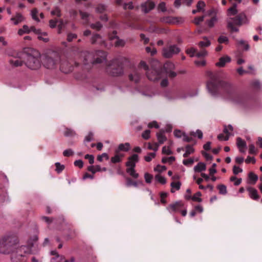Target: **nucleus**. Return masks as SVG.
I'll return each mask as SVG.
<instances>
[{
  "instance_id": "obj_1",
  "label": "nucleus",
  "mask_w": 262,
  "mask_h": 262,
  "mask_svg": "<svg viewBox=\"0 0 262 262\" xmlns=\"http://www.w3.org/2000/svg\"><path fill=\"white\" fill-rule=\"evenodd\" d=\"M19 243L18 237L12 234H7L0 237V253L12 255Z\"/></svg>"
},
{
  "instance_id": "obj_2",
  "label": "nucleus",
  "mask_w": 262,
  "mask_h": 262,
  "mask_svg": "<svg viewBox=\"0 0 262 262\" xmlns=\"http://www.w3.org/2000/svg\"><path fill=\"white\" fill-rule=\"evenodd\" d=\"M21 56L24 58L25 63L29 69L35 70L41 67L40 54L38 51L32 50L30 52L23 53Z\"/></svg>"
},
{
  "instance_id": "obj_3",
  "label": "nucleus",
  "mask_w": 262,
  "mask_h": 262,
  "mask_svg": "<svg viewBox=\"0 0 262 262\" xmlns=\"http://www.w3.org/2000/svg\"><path fill=\"white\" fill-rule=\"evenodd\" d=\"M81 57L83 58L84 64L91 63H100L106 60L107 54L102 51H96L94 54L88 52L81 53Z\"/></svg>"
},
{
  "instance_id": "obj_4",
  "label": "nucleus",
  "mask_w": 262,
  "mask_h": 262,
  "mask_svg": "<svg viewBox=\"0 0 262 262\" xmlns=\"http://www.w3.org/2000/svg\"><path fill=\"white\" fill-rule=\"evenodd\" d=\"M60 60L59 55L53 52L45 57L43 59V65L47 69H54L59 66Z\"/></svg>"
},
{
  "instance_id": "obj_5",
  "label": "nucleus",
  "mask_w": 262,
  "mask_h": 262,
  "mask_svg": "<svg viewBox=\"0 0 262 262\" xmlns=\"http://www.w3.org/2000/svg\"><path fill=\"white\" fill-rule=\"evenodd\" d=\"M26 255V254L24 252V250H21V246L19 245V243L12 255H11V260L12 262H24Z\"/></svg>"
},
{
  "instance_id": "obj_6",
  "label": "nucleus",
  "mask_w": 262,
  "mask_h": 262,
  "mask_svg": "<svg viewBox=\"0 0 262 262\" xmlns=\"http://www.w3.org/2000/svg\"><path fill=\"white\" fill-rule=\"evenodd\" d=\"M180 49L175 45L170 46L163 50V55L166 58H170L173 55L179 53Z\"/></svg>"
},
{
  "instance_id": "obj_7",
  "label": "nucleus",
  "mask_w": 262,
  "mask_h": 262,
  "mask_svg": "<svg viewBox=\"0 0 262 262\" xmlns=\"http://www.w3.org/2000/svg\"><path fill=\"white\" fill-rule=\"evenodd\" d=\"M146 75L149 80L156 81L161 78V73L158 68H151L147 71Z\"/></svg>"
},
{
  "instance_id": "obj_8",
  "label": "nucleus",
  "mask_w": 262,
  "mask_h": 262,
  "mask_svg": "<svg viewBox=\"0 0 262 262\" xmlns=\"http://www.w3.org/2000/svg\"><path fill=\"white\" fill-rule=\"evenodd\" d=\"M230 90L226 92L228 97L227 99L230 100L233 103H238L241 102V97L237 94L235 93L231 88V86L229 85Z\"/></svg>"
},
{
  "instance_id": "obj_9",
  "label": "nucleus",
  "mask_w": 262,
  "mask_h": 262,
  "mask_svg": "<svg viewBox=\"0 0 262 262\" xmlns=\"http://www.w3.org/2000/svg\"><path fill=\"white\" fill-rule=\"evenodd\" d=\"M164 69L166 74L171 78L176 76L177 73L173 70L174 69V65L170 62H166L164 65Z\"/></svg>"
},
{
  "instance_id": "obj_10",
  "label": "nucleus",
  "mask_w": 262,
  "mask_h": 262,
  "mask_svg": "<svg viewBox=\"0 0 262 262\" xmlns=\"http://www.w3.org/2000/svg\"><path fill=\"white\" fill-rule=\"evenodd\" d=\"M60 69L64 73H70L72 71V67L67 59H61L59 64Z\"/></svg>"
},
{
  "instance_id": "obj_11",
  "label": "nucleus",
  "mask_w": 262,
  "mask_h": 262,
  "mask_svg": "<svg viewBox=\"0 0 262 262\" xmlns=\"http://www.w3.org/2000/svg\"><path fill=\"white\" fill-rule=\"evenodd\" d=\"M237 21L238 20L236 19V17H230L227 20V28L230 29L231 32H238L239 29L235 27V26H237Z\"/></svg>"
},
{
  "instance_id": "obj_12",
  "label": "nucleus",
  "mask_w": 262,
  "mask_h": 262,
  "mask_svg": "<svg viewBox=\"0 0 262 262\" xmlns=\"http://www.w3.org/2000/svg\"><path fill=\"white\" fill-rule=\"evenodd\" d=\"M23 53L20 54L18 57H14L10 60V64L15 67L21 66L23 65V62H25V59L21 56V54Z\"/></svg>"
},
{
  "instance_id": "obj_13",
  "label": "nucleus",
  "mask_w": 262,
  "mask_h": 262,
  "mask_svg": "<svg viewBox=\"0 0 262 262\" xmlns=\"http://www.w3.org/2000/svg\"><path fill=\"white\" fill-rule=\"evenodd\" d=\"M138 156L136 154H134L128 158V161L126 163V166L127 168H135L136 164L138 162Z\"/></svg>"
},
{
  "instance_id": "obj_14",
  "label": "nucleus",
  "mask_w": 262,
  "mask_h": 262,
  "mask_svg": "<svg viewBox=\"0 0 262 262\" xmlns=\"http://www.w3.org/2000/svg\"><path fill=\"white\" fill-rule=\"evenodd\" d=\"M183 206V203L181 201L176 202L170 204L167 208L170 212L179 211Z\"/></svg>"
},
{
  "instance_id": "obj_15",
  "label": "nucleus",
  "mask_w": 262,
  "mask_h": 262,
  "mask_svg": "<svg viewBox=\"0 0 262 262\" xmlns=\"http://www.w3.org/2000/svg\"><path fill=\"white\" fill-rule=\"evenodd\" d=\"M141 73L139 70L133 71L129 75V79L135 83L138 82L141 78Z\"/></svg>"
},
{
  "instance_id": "obj_16",
  "label": "nucleus",
  "mask_w": 262,
  "mask_h": 262,
  "mask_svg": "<svg viewBox=\"0 0 262 262\" xmlns=\"http://www.w3.org/2000/svg\"><path fill=\"white\" fill-rule=\"evenodd\" d=\"M91 41L92 44H98V45H105L104 40L98 34H94L91 38Z\"/></svg>"
},
{
  "instance_id": "obj_17",
  "label": "nucleus",
  "mask_w": 262,
  "mask_h": 262,
  "mask_svg": "<svg viewBox=\"0 0 262 262\" xmlns=\"http://www.w3.org/2000/svg\"><path fill=\"white\" fill-rule=\"evenodd\" d=\"M235 17L236 18V19L238 20L237 21V26H241L243 24L248 23V22L247 16L245 13H240Z\"/></svg>"
},
{
  "instance_id": "obj_18",
  "label": "nucleus",
  "mask_w": 262,
  "mask_h": 262,
  "mask_svg": "<svg viewBox=\"0 0 262 262\" xmlns=\"http://www.w3.org/2000/svg\"><path fill=\"white\" fill-rule=\"evenodd\" d=\"M155 4L151 1H147L142 4L141 8L142 11L145 13H148L155 7Z\"/></svg>"
},
{
  "instance_id": "obj_19",
  "label": "nucleus",
  "mask_w": 262,
  "mask_h": 262,
  "mask_svg": "<svg viewBox=\"0 0 262 262\" xmlns=\"http://www.w3.org/2000/svg\"><path fill=\"white\" fill-rule=\"evenodd\" d=\"M250 198L254 200H257L259 199L257 190L252 187H248L247 189Z\"/></svg>"
},
{
  "instance_id": "obj_20",
  "label": "nucleus",
  "mask_w": 262,
  "mask_h": 262,
  "mask_svg": "<svg viewBox=\"0 0 262 262\" xmlns=\"http://www.w3.org/2000/svg\"><path fill=\"white\" fill-rule=\"evenodd\" d=\"M231 58L228 56H225L220 58L219 61L215 63V65L219 67H223L227 62H230Z\"/></svg>"
},
{
  "instance_id": "obj_21",
  "label": "nucleus",
  "mask_w": 262,
  "mask_h": 262,
  "mask_svg": "<svg viewBox=\"0 0 262 262\" xmlns=\"http://www.w3.org/2000/svg\"><path fill=\"white\" fill-rule=\"evenodd\" d=\"M79 13L81 18L84 21V24H85L89 23L90 19L93 17L92 15L85 12L80 11Z\"/></svg>"
},
{
  "instance_id": "obj_22",
  "label": "nucleus",
  "mask_w": 262,
  "mask_h": 262,
  "mask_svg": "<svg viewBox=\"0 0 262 262\" xmlns=\"http://www.w3.org/2000/svg\"><path fill=\"white\" fill-rule=\"evenodd\" d=\"M10 20L14 25H16L24 21V17L20 13H16L15 16L11 17Z\"/></svg>"
},
{
  "instance_id": "obj_23",
  "label": "nucleus",
  "mask_w": 262,
  "mask_h": 262,
  "mask_svg": "<svg viewBox=\"0 0 262 262\" xmlns=\"http://www.w3.org/2000/svg\"><path fill=\"white\" fill-rule=\"evenodd\" d=\"M236 145L240 152H245V150L244 148L246 147V142L239 137L237 138L236 139Z\"/></svg>"
},
{
  "instance_id": "obj_24",
  "label": "nucleus",
  "mask_w": 262,
  "mask_h": 262,
  "mask_svg": "<svg viewBox=\"0 0 262 262\" xmlns=\"http://www.w3.org/2000/svg\"><path fill=\"white\" fill-rule=\"evenodd\" d=\"M51 254L53 255H56V257L52 259L53 260H56L58 262H68L67 260L64 259L63 256L58 254L56 251H51Z\"/></svg>"
},
{
  "instance_id": "obj_25",
  "label": "nucleus",
  "mask_w": 262,
  "mask_h": 262,
  "mask_svg": "<svg viewBox=\"0 0 262 262\" xmlns=\"http://www.w3.org/2000/svg\"><path fill=\"white\" fill-rule=\"evenodd\" d=\"M207 87L208 91L212 95H214L216 93V85L214 82L210 81L207 84Z\"/></svg>"
},
{
  "instance_id": "obj_26",
  "label": "nucleus",
  "mask_w": 262,
  "mask_h": 262,
  "mask_svg": "<svg viewBox=\"0 0 262 262\" xmlns=\"http://www.w3.org/2000/svg\"><path fill=\"white\" fill-rule=\"evenodd\" d=\"M130 147V146L129 143H121L119 145L116 152H118L120 151H127L129 150Z\"/></svg>"
},
{
  "instance_id": "obj_27",
  "label": "nucleus",
  "mask_w": 262,
  "mask_h": 262,
  "mask_svg": "<svg viewBox=\"0 0 262 262\" xmlns=\"http://www.w3.org/2000/svg\"><path fill=\"white\" fill-rule=\"evenodd\" d=\"M57 24H58L57 25V27L58 28V33L60 34L62 32V30L68 24V21L64 20L63 19H59L58 20Z\"/></svg>"
},
{
  "instance_id": "obj_28",
  "label": "nucleus",
  "mask_w": 262,
  "mask_h": 262,
  "mask_svg": "<svg viewBox=\"0 0 262 262\" xmlns=\"http://www.w3.org/2000/svg\"><path fill=\"white\" fill-rule=\"evenodd\" d=\"M206 169V165L203 162H199L193 168L194 171L196 172H201L205 171Z\"/></svg>"
},
{
  "instance_id": "obj_29",
  "label": "nucleus",
  "mask_w": 262,
  "mask_h": 262,
  "mask_svg": "<svg viewBox=\"0 0 262 262\" xmlns=\"http://www.w3.org/2000/svg\"><path fill=\"white\" fill-rule=\"evenodd\" d=\"M203 38L204 40L201 41L198 43L199 47L200 48H203L210 46L211 45V42L208 39V38L206 36H204Z\"/></svg>"
},
{
  "instance_id": "obj_30",
  "label": "nucleus",
  "mask_w": 262,
  "mask_h": 262,
  "mask_svg": "<svg viewBox=\"0 0 262 262\" xmlns=\"http://www.w3.org/2000/svg\"><path fill=\"white\" fill-rule=\"evenodd\" d=\"M163 21L165 23L168 24H176L179 22V18L178 17H174L171 16L163 18Z\"/></svg>"
},
{
  "instance_id": "obj_31",
  "label": "nucleus",
  "mask_w": 262,
  "mask_h": 262,
  "mask_svg": "<svg viewBox=\"0 0 262 262\" xmlns=\"http://www.w3.org/2000/svg\"><path fill=\"white\" fill-rule=\"evenodd\" d=\"M107 10V6L102 4H98L95 8V11L98 13H102Z\"/></svg>"
},
{
  "instance_id": "obj_32",
  "label": "nucleus",
  "mask_w": 262,
  "mask_h": 262,
  "mask_svg": "<svg viewBox=\"0 0 262 262\" xmlns=\"http://www.w3.org/2000/svg\"><path fill=\"white\" fill-rule=\"evenodd\" d=\"M181 185V183L180 182H172L171 183V192L174 193L176 190H179L180 189Z\"/></svg>"
},
{
  "instance_id": "obj_33",
  "label": "nucleus",
  "mask_w": 262,
  "mask_h": 262,
  "mask_svg": "<svg viewBox=\"0 0 262 262\" xmlns=\"http://www.w3.org/2000/svg\"><path fill=\"white\" fill-rule=\"evenodd\" d=\"M88 170L94 174L96 172L101 171V167L98 165H92L88 167Z\"/></svg>"
},
{
  "instance_id": "obj_34",
  "label": "nucleus",
  "mask_w": 262,
  "mask_h": 262,
  "mask_svg": "<svg viewBox=\"0 0 262 262\" xmlns=\"http://www.w3.org/2000/svg\"><path fill=\"white\" fill-rule=\"evenodd\" d=\"M237 5L236 4H233L232 7L229 8L228 10V15L232 16L235 15L237 13V10L236 9Z\"/></svg>"
},
{
  "instance_id": "obj_35",
  "label": "nucleus",
  "mask_w": 262,
  "mask_h": 262,
  "mask_svg": "<svg viewBox=\"0 0 262 262\" xmlns=\"http://www.w3.org/2000/svg\"><path fill=\"white\" fill-rule=\"evenodd\" d=\"M126 172L133 178L137 179L139 177V174L136 172L135 168H127Z\"/></svg>"
},
{
  "instance_id": "obj_36",
  "label": "nucleus",
  "mask_w": 262,
  "mask_h": 262,
  "mask_svg": "<svg viewBox=\"0 0 262 262\" xmlns=\"http://www.w3.org/2000/svg\"><path fill=\"white\" fill-rule=\"evenodd\" d=\"M30 32V30H29V27L27 25H24L23 28L19 29L18 31V34L19 35H23L25 33H29Z\"/></svg>"
},
{
  "instance_id": "obj_37",
  "label": "nucleus",
  "mask_w": 262,
  "mask_h": 262,
  "mask_svg": "<svg viewBox=\"0 0 262 262\" xmlns=\"http://www.w3.org/2000/svg\"><path fill=\"white\" fill-rule=\"evenodd\" d=\"M37 35H38V38L39 40H41L45 42H47L49 40V39L48 37L47 33L46 32H41L40 31V33H38Z\"/></svg>"
},
{
  "instance_id": "obj_38",
  "label": "nucleus",
  "mask_w": 262,
  "mask_h": 262,
  "mask_svg": "<svg viewBox=\"0 0 262 262\" xmlns=\"http://www.w3.org/2000/svg\"><path fill=\"white\" fill-rule=\"evenodd\" d=\"M217 21V18L216 15L213 16L211 17V19L207 20L206 23L209 27L212 28L215 24Z\"/></svg>"
},
{
  "instance_id": "obj_39",
  "label": "nucleus",
  "mask_w": 262,
  "mask_h": 262,
  "mask_svg": "<svg viewBox=\"0 0 262 262\" xmlns=\"http://www.w3.org/2000/svg\"><path fill=\"white\" fill-rule=\"evenodd\" d=\"M123 73V69L122 68L118 67L116 69H114L112 72L111 74L114 76H118L122 75Z\"/></svg>"
},
{
  "instance_id": "obj_40",
  "label": "nucleus",
  "mask_w": 262,
  "mask_h": 262,
  "mask_svg": "<svg viewBox=\"0 0 262 262\" xmlns=\"http://www.w3.org/2000/svg\"><path fill=\"white\" fill-rule=\"evenodd\" d=\"M194 152V149L191 145H187L186 147V151L183 155V157L186 158Z\"/></svg>"
},
{
  "instance_id": "obj_41",
  "label": "nucleus",
  "mask_w": 262,
  "mask_h": 262,
  "mask_svg": "<svg viewBox=\"0 0 262 262\" xmlns=\"http://www.w3.org/2000/svg\"><path fill=\"white\" fill-rule=\"evenodd\" d=\"M51 15L60 17L61 16V12L60 8L58 7H55L51 12Z\"/></svg>"
},
{
  "instance_id": "obj_42",
  "label": "nucleus",
  "mask_w": 262,
  "mask_h": 262,
  "mask_svg": "<svg viewBox=\"0 0 262 262\" xmlns=\"http://www.w3.org/2000/svg\"><path fill=\"white\" fill-rule=\"evenodd\" d=\"M201 193L198 191L192 196L191 200L194 202H201L202 201V199L201 198Z\"/></svg>"
},
{
  "instance_id": "obj_43",
  "label": "nucleus",
  "mask_w": 262,
  "mask_h": 262,
  "mask_svg": "<svg viewBox=\"0 0 262 262\" xmlns=\"http://www.w3.org/2000/svg\"><path fill=\"white\" fill-rule=\"evenodd\" d=\"M157 136L158 141L160 144L163 143L166 140V137L162 132L158 133Z\"/></svg>"
},
{
  "instance_id": "obj_44",
  "label": "nucleus",
  "mask_w": 262,
  "mask_h": 262,
  "mask_svg": "<svg viewBox=\"0 0 262 262\" xmlns=\"http://www.w3.org/2000/svg\"><path fill=\"white\" fill-rule=\"evenodd\" d=\"M233 131V127L231 125H228V126H225L224 129V133L226 134V135H229V137L230 136L233 135L231 134V132Z\"/></svg>"
},
{
  "instance_id": "obj_45",
  "label": "nucleus",
  "mask_w": 262,
  "mask_h": 262,
  "mask_svg": "<svg viewBox=\"0 0 262 262\" xmlns=\"http://www.w3.org/2000/svg\"><path fill=\"white\" fill-rule=\"evenodd\" d=\"M38 13V11L36 8H35V9H33V10H32L31 14V16H32V18L34 20H35L37 22H39L40 20L38 18V17H37Z\"/></svg>"
},
{
  "instance_id": "obj_46",
  "label": "nucleus",
  "mask_w": 262,
  "mask_h": 262,
  "mask_svg": "<svg viewBox=\"0 0 262 262\" xmlns=\"http://www.w3.org/2000/svg\"><path fill=\"white\" fill-rule=\"evenodd\" d=\"M90 27L93 29L99 31L102 28V25L100 22L97 21L96 23L91 24L90 25Z\"/></svg>"
},
{
  "instance_id": "obj_47",
  "label": "nucleus",
  "mask_w": 262,
  "mask_h": 262,
  "mask_svg": "<svg viewBox=\"0 0 262 262\" xmlns=\"http://www.w3.org/2000/svg\"><path fill=\"white\" fill-rule=\"evenodd\" d=\"M248 176L253 184H254L258 180V177L252 172H250Z\"/></svg>"
},
{
  "instance_id": "obj_48",
  "label": "nucleus",
  "mask_w": 262,
  "mask_h": 262,
  "mask_svg": "<svg viewBox=\"0 0 262 262\" xmlns=\"http://www.w3.org/2000/svg\"><path fill=\"white\" fill-rule=\"evenodd\" d=\"M174 161L175 158L172 156L170 157H163L162 159V162L163 163H169L171 164Z\"/></svg>"
},
{
  "instance_id": "obj_49",
  "label": "nucleus",
  "mask_w": 262,
  "mask_h": 262,
  "mask_svg": "<svg viewBox=\"0 0 262 262\" xmlns=\"http://www.w3.org/2000/svg\"><path fill=\"white\" fill-rule=\"evenodd\" d=\"M197 50L194 48H190V49H188L186 50V53L188 54L190 57L195 56Z\"/></svg>"
},
{
  "instance_id": "obj_50",
  "label": "nucleus",
  "mask_w": 262,
  "mask_h": 262,
  "mask_svg": "<svg viewBox=\"0 0 262 262\" xmlns=\"http://www.w3.org/2000/svg\"><path fill=\"white\" fill-rule=\"evenodd\" d=\"M218 42L220 43H228L229 39L227 36H220L217 39Z\"/></svg>"
},
{
  "instance_id": "obj_51",
  "label": "nucleus",
  "mask_w": 262,
  "mask_h": 262,
  "mask_svg": "<svg viewBox=\"0 0 262 262\" xmlns=\"http://www.w3.org/2000/svg\"><path fill=\"white\" fill-rule=\"evenodd\" d=\"M156 155V152H150L148 154L147 156H145L144 160L146 162H150L155 157Z\"/></svg>"
},
{
  "instance_id": "obj_52",
  "label": "nucleus",
  "mask_w": 262,
  "mask_h": 262,
  "mask_svg": "<svg viewBox=\"0 0 262 262\" xmlns=\"http://www.w3.org/2000/svg\"><path fill=\"white\" fill-rule=\"evenodd\" d=\"M190 135L194 137L197 136L199 139H202L203 138V133L199 129H198L195 132H191Z\"/></svg>"
},
{
  "instance_id": "obj_53",
  "label": "nucleus",
  "mask_w": 262,
  "mask_h": 262,
  "mask_svg": "<svg viewBox=\"0 0 262 262\" xmlns=\"http://www.w3.org/2000/svg\"><path fill=\"white\" fill-rule=\"evenodd\" d=\"M155 179L158 182L162 184L166 183V181L165 178L160 174L156 175L155 176Z\"/></svg>"
},
{
  "instance_id": "obj_54",
  "label": "nucleus",
  "mask_w": 262,
  "mask_h": 262,
  "mask_svg": "<svg viewBox=\"0 0 262 262\" xmlns=\"http://www.w3.org/2000/svg\"><path fill=\"white\" fill-rule=\"evenodd\" d=\"M219 192L222 194H225L227 193L226 187L224 185H220L217 186Z\"/></svg>"
},
{
  "instance_id": "obj_55",
  "label": "nucleus",
  "mask_w": 262,
  "mask_h": 262,
  "mask_svg": "<svg viewBox=\"0 0 262 262\" xmlns=\"http://www.w3.org/2000/svg\"><path fill=\"white\" fill-rule=\"evenodd\" d=\"M162 152L163 154H166V155H171L172 154V152L169 147L168 146H164L162 148Z\"/></svg>"
},
{
  "instance_id": "obj_56",
  "label": "nucleus",
  "mask_w": 262,
  "mask_h": 262,
  "mask_svg": "<svg viewBox=\"0 0 262 262\" xmlns=\"http://www.w3.org/2000/svg\"><path fill=\"white\" fill-rule=\"evenodd\" d=\"M230 181L234 182V184L235 186H238L241 183L242 179H237L236 177H231L230 178Z\"/></svg>"
},
{
  "instance_id": "obj_57",
  "label": "nucleus",
  "mask_w": 262,
  "mask_h": 262,
  "mask_svg": "<svg viewBox=\"0 0 262 262\" xmlns=\"http://www.w3.org/2000/svg\"><path fill=\"white\" fill-rule=\"evenodd\" d=\"M205 3L203 1H200L198 2L196 5V7L198 11H201L202 10H204V8L205 7Z\"/></svg>"
},
{
  "instance_id": "obj_58",
  "label": "nucleus",
  "mask_w": 262,
  "mask_h": 262,
  "mask_svg": "<svg viewBox=\"0 0 262 262\" xmlns=\"http://www.w3.org/2000/svg\"><path fill=\"white\" fill-rule=\"evenodd\" d=\"M121 157L122 156L116 155L111 158V162L113 163L119 162L121 161Z\"/></svg>"
},
{
  "instance_id": "obj_59",
  "label": "nucleus",
  "mask_w": 262,
  "mask_h": 262,
  "mask_svg": "<svg viewBox=\"0 0 262 262\" xmlns=\"http://www.w3.org/2000/svg\"><path fill=\"white\" fill-rule=\"evenodd\" d=\"M57 19H52L49 20V26L51 28H55L57 27V25L58 23Z\"/></svg>"
},
{
  "instance_id": "obj_60",
  "label": "nucleus",
  "mask_w": 262,
  "mask_h": 262,
  "mask_svg": "<svg viewBox=\"0 0 262 262\" xmlns=\"http://www.w3.org/2000/svg\"><path fill=\"white\" fill-rule=\"evenodd\" d=\"M208 52L205 50H203L201 51L200 52H197L196 53L195 56L197 57H205L207 55Z\"/></svg>"
},
{
  "instance_id": "obj_61",
  "label": "nucleus",
  "mask_w": 262,
  "mask_h": 262,
  "mask_svg": "<svg viewBox=\"0 0 262 262\" xmlns=\"http://www.w3.org/2000/svg\"><path fill=\"white\" fill-rule=\"evenodd\" d=\"M55 166H56V171L58 173H60V172H61L64 168V165L60 164L59 162L56 163Z\"/></svg>"
},
{
  "instance_id": "obj_62",
  "label": "nucleus",
  "mask_w": 262,
  "mask_h": 262,
  "mask_svg": "<svg viewBox=\"0 0 262 262\" xmlns=\"http://www.w3.org/2000/svg\"><path fill=\"white\" fill-rule=\"evenodd\" d=\"M24 250V252L26 254H30L31 252V248L30 246L21 245V250Z\"/></svg>"
},
{
  "instance_id": "obj_63",
  "label": "nucleus",
  "mask_w": 262,
  "mask_h": 262,
  "mask_svg": "<svg viewBox=\"0 0 262 262\" xmlns=\"http://www.w3.org/2000/svg\"><path fill=\"white\" fill-rule=\"evenodd\" d=\"M148 149L150 150H153L155 151H156L158 150L159 145L158 143H155L154 145H151L149 143L147 146Z\"/></svg>"
},
{
  "instance_id": "obj_64",
  "label": "nucleus",
  "mask_w": 262,
  "mask_h": 262,
  "mask_svg": "<svg viewBox=\"0 0 262 262\" xmlns=\"http://www.w3.org/2000/svg\"><path fill=\"white\" fill-rule=\"evenodd\" d=\"M166 169V167L165 166H161L160 165H158L156 167L154 168V170L155 171H158L159 172L164 171Z\"/></svg>"
}]
</instances>
